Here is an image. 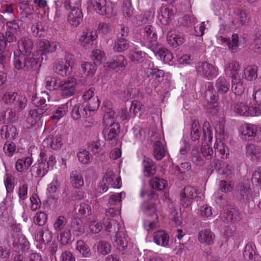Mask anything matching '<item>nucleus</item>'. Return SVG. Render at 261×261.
I'll list each match as a JSON object with an SVG mask.
<instances>
[{
  "label": "nucleus",
  "mask_w": 261,
  "mask_h": 261,
  "mask_svg": "<svg viewBox=\"0 0 261 261\" xmlns=\"http://www.w3.org/2000/svg\"><path fill=\"white\" fill-rule=\"evenodd\" d=\"M76 249L83 257H88L91 255L90 249L88 246L82 240H79L76 243Z\"/></svg>",
  "instance_id": "de8ad7c7"
},
{
  "label": "nucleus",
  "mask_w": 261,
  "mask_h": 261,
  "mask_svg": "<svg viewBox=\"0 0 261 261\" xmlns=\"http://www.w3.org/2000/svg\"><path fill=\"white\" fill-rule=\"evenodd\" d=\"M62 79L57 76L48 75L44 80L45 88L50 91L59 90Z\"/></svg>",
  "instance_id": "a878e982"
},
{
  "label": "nucleus",
  "mask_w": 261,
  "mask_h": 261,
  "mask_svg": "<svg viewBox=\"0 0 261 261\" xmlns=\"http://www.w3.org/2000/svg\"><path fill=\"white\" fill-rule=\"evenodd\" d=\"M150 185L153 189H157L158 190H162L166 187L167 182L166 180L163 178L155 177L150 180Z\"/></svg>",
  "instance_id": "6e6d98bb"
},
{
  "label": "nucleus",
  "mask_w": 261,
  "mask_h": 261,
  "mask_svg": "<svg viewBox=\"0 0 261 261\" xmlns=\"http://www.w3.org/2000/svg\"><path fill=\"white\" fill-rule=\"evenodd\" d=\"M98 35L97 31L94 29H85L79 35L78 39L82 46L87 47L93 43Z\"/></svg>",
  "instance_id": "f8f14e48"
},
{
  "label": "nucleus",
  "mask_w": 261,
  "mask_h": 261,
  "mask_svg": "<svg viewBox=\"0 0 261 261\" xmlns=\"http://www.w3.org/2000/svg\"><path fill=\"white\" fill-rule=\"evenodd\" d=\"M140 34L142 44L154 50L158 40V35L154 28L150 25H146L140 30Z\"/></svg>",
  "instance_id": "0eeeda50"
},
{
  "label": "nucleus",
  "mask_w": 261,
  "mask_h": 261,
  "mask_svg": "<svg viewBox=\"0 0 261 261\" xmlns=\"http://www.w3.org/2000/svg\"><path fill=\"white\" fill-rule=\"evenodd\" d=\"M77 157L79 162L83 164H89L92 160V155L85 149L79 151L77 153Z\"/></svg>",
  "instance_id": "bf43d9fd"
},
{
  "label": "nucleus",
  "mask_w": 261,
  "mask_h": 261,
  "mask_svg": "<svg viewBox=\"0 0 261 261\" xmlns=\"http://www.w3.org/2000/svg\"><path fill=\"white\" fill-rule=\"evenodd\" d=\"M153 241L158 245L167 246L169 244L168 234L163 230L155 232L153 234Z\"/></svg>",
  "instance_id": "7c9ffc66"
},
{
  "label": "nucleus",
  "mask_w": 261,
  "mask_h": 261,
  "mask_svg": "<svg viewBox=\"0 0 261 261\" xmlns=\"http://www.w3.org/2000/svg\"><path fill=\"white\" fill-rule=\"evenodd\" d=\"M31 32L33 36L36 37H41L44 36L45 30L41 22H37L32 25Z\"/></svg>",
  "instance_id": "680f3d73"
},
{
  "label": "nucleus",
  "mask_w": 261,
  "mask_h": 261,
  "mask_svg": "<svg viewBox=\"0 0 261 261\" xmlns=\"http://www.w3.org/2000/svg\"><path fill=\"white\" fill-rule=\"evenodd\" d=\"M19 8L22 14L26 16L31 15L34 12V7L28 1H23L19 3Z\"/></svg>",
  "instance_id": "052dcab7"
},
{
  "label": "nucleus",
  "mask_w": 261,
  "mask_h": 261,
  "mask_svg": "<svg viewBox=\"0 0 261 261\" xmlns=\"http://www.w3.org/2000/svg\"><path fill=\"white\" fill-rule=\"evenodd\" d=\"M214 236L210 229H203L198 233V241L202 244L209 245L213 243Z\"/></svg>",
  "instance_id": "c9c22d12"
},
{
  "label": "nucleus",
  "mask_w": 261,
  "mask_h": 261,
  "mask_svg": "<svg viewBox=\"0 0 261 261\" xmlns=\"http://www.w3.org/2000/svg\"><path fill=\"white\" fill-rule=\"evenodd\" d=\"M83 14L80 9H72L68 13L67 21L73 27H78L82 22Z\"/></svg>",
  "instance_id": "4be33fe9"
},
{
  "label": "nucleus",
  "mask_w": 261,
  "mask_h": 261,
  "mask_svg": "<svg viewBox=\"0 0 261 261\" xmlns=\"http://www.w3.org/2000/svg\"><path fill=\"white\" fill-rule=\"evenodd\" d=\"M33 160L31 157L19 159L15 164L17 171L22 172L27 171L32 164Z\"/></svg>",
  "instance_id": "79ce46f5"
},
{
  "label": "nucleus",
  "mask_w": 261,
  "mask_h": 261,
  "mask_svg": "<svg viewBox=\"0 0 261 261\" xmlns=\"http://www.w3.org/2000/svg\"><path fill=\"white\" fill-rule=\"evenodd\" d=\"M197 195V190L193 187L187 186L185 187L180 193V200L181 204L184 207L191 205L194 198Z\"/></svg>",
  "instance_id": "9b49d317"
},
{
  "label": "nucleus",
  "mask_w": 261,
  "mask_h": 261,
  "mask_svg": "<svg viewBox=\"0 0 261 261\" xmlns=\"http://www.w3.org/2000/svg\"><path fill=\"white\" fill-rule=\"evenodd\" d=\"M257 67L254 65H247L244 67L242 77L247 81H252L257 77Z\"/></svg>",
  "instance_id": "f704fd0d"
},
{
  "label": "nucleus",
  "mask_w": 261,
  "mask_h": 261,
  "mask_svg": "<svg viewBox=\"0 0 261 261\" xmlns=\"http://www.w3.org/2000/svg\"><path fill=\"white\" fill-rule=\"evenodd\" d=\"M231 41L230 42L229 39L219 36L218 39H220L222 43H226L229 50L232 52H236L237 50V48L239 45V37L237 34H233L231 36Z\"/></svg>",
  "instance_id": "c756f323"
},
{
  "label": "nucleus",
  "mask_w": 261,
  "mask_h": 261,
  "mask_svg": "<svg viewBox=\"0 0 261 261\" xmlns=\"http://www.w3.org/2000/svg\"><path fill=\"white\" fill-rule=\"evenodd\" d=\"M143 172L145 176L153 175L156 173V166L153 161L149 158H145L143 162Z\"/></svg>",
  "instance_id": "cd10ccee"
},
{
  "label": "nucleus",
  "mask_w": 261,
  "mask_h": 261,
  "mask_svg": "<svg viewBox=\"0 0 261 261\" xmlns=\"http://www.w3.org/2000/svg\"><path fill=\"white\" fill-rule=\"evenodd\" d=\"M34 56L28 57L20 53V51L14 52V65L18 70H37L40 67Z\"/></svg>",
  "instance_id": "f03ea898"
},
{
  "label": "nucleus",
  "mask_w": 261,
  "mask_h": 261,
  "mask_svg": "<svg viewBox=\"0 0 261 261\" xmlns=\"http://www.w3.org/2000/svg\"><path fill=\"white\" fill-rule=\"evenodd\" d=\"M18 97V93L13 91L5 92L2 97V100L7 106H12Z\"/></svg>",
  "instance_id": "c03bdc74"
},
{
  "label": "nucleus",
  "mask_w": 261,
  "mask_h": 261,
  "mask_svg": "<svg viewBox=\"0 0 261 261\" xmlns=\"http://www.w3.org/2000/svg\"><path fill=\"white\" fill-rule=\"evenodd\" d=\"M69 106H71V101L68 100L66 103L60 106L56 110L55 114L51 117L53 119L59 120L68 112Z\"/></svg>",
  "instance_id": "a18cd8bd"
},
{
  "label": "nucleus",
  "mask_w": 261,
  "mask_h": 261,
  "mask_svg": "<svg viewBox=\"0 0 261 261\" xmlns=\"http://www.w3.org/2000/svg\"><path fill=\"white\" fill-rule=\"evenodd\" d=\"M255 246L252 242H249L246 245L243 253L244 257L248 260H253L256 254Z\"/></svg>",
  "instance_id": "09e8293b"
},
{
  "label": "nucleus",
  "mask_w": 261,
  "mask_h": 261,
  "mask_svg": "<svg viewBox=\"0 0 261 261\" xmlns=\"http://www.w3.org/2000/svg\"><path fill=\"white\" fill-rule=\"evenodd\" d=\"M59 91L61 95L64 98L73 96L78 89V81L76 78L69 76L62 79Z\"/></svg>",
  "instance_id": "6e6552de"
},
{
  "label": "nucleus",
  "mask_w": 261,
  "mask_h": 261,
  "mask_svg": "<svg viewBox=\"0 0 261 261\" xmlns=\"http://www.w3.org/2000/svg\"><path fill=\"white\" fill-rule=\"evenodd\" d=\"M18 49L16 51L25 55L28 57L32 56V50L34 48V43L32 39L29 37H23L18 41Z\"/></svg>",
  "instance_id": "dca6fc26"
},
{
  "label": "nucleus",
  "mask_w": 261,
  "mask_h": 261,
  "mask_svg": "<svg viewBox=\"0 0 261 261\" xmlns=\"http://www.w3.org/2000/svg\"><path fill=\"white\" fill-rule=\"evenodd\" d=\"M120 130V125L118 123H113L109 125H106L102 134L105 139L111 141L115 138Z\"/></svg>",
  "instance_id": "b1692460"
},
{
  "label": "nucleus",
  "mask_w": 261,
  "mask_h": 261,
  "mask_svg": "<svg viewBox=\"0 0 261 261\" xmlns=\"http://www.w3.org/2000/svg\"><path fill=\"white\" fill-rule=\"evenodd\" d=\"M91 207L88 201L80 204L78 209V215L81 218H85L91 214Z\"/></svg>",
  "instance_id": "8fccbe9b"
},
{
  "label": "nucleus",
  "mask_w": 261,
  "mask_h": 261,
  "mask_svg": "<svg viewBox=\"0 0 261 261\" xmlns=\"http://www.w3.org/2000/svg\"><path fill=\"white\" fill-rule=\"evenodd\" d=\"M17 111H21L24 109L27 105V99L24 94H18L16 100L13 104Z\"/></svg>",
  "instance_id": "13d9d810"
},
{
  "label": "nucleus",
  "mask_w": 261,
  "mask_h": 261,
  "mask_svg": "<svg viewBox=\"0 0 261 261\" xmlns=\"http://www.w3.org/2000/svg\"><path fill=\"white\" fill-rule=\"evenodd\" d=\"M155 55H158L160 59L165 62H171L173 56L170 51L164 47H160L158 49L155 47L154 50H152Z\"/></svg>",
  "instance_id": "72a5a7b5"
},
{
  "label": "nucleus",
  "mask_w": 261,
  "mask_h": 261,
  "mask_svg": "<svg viewBox=\"0 0 261 261\" xmlns=\"http://www.w3.org/2000/svg\"><path fill=\"white\" fill-rule=\"evenodd\" d=\"M161 135H159V139H161ZM167 150L163 145L161 140L156 141L153 145V155L158 160H161L166 155Z\"/></svg>",
  "instance_id": "c85d7f7f"
},
{
  "label": "nucleus",
  "mask_w": 261,
  "mask_h": 261,
  "mask_svg": "<svg viewBox=\"0 0 261 261\" xmlns=\"http://www.w3.org/2000/svg\"><path fill=\"white\" fill-rule=\"evenodd\" d=\"M142 211L147 215L159 219V212L154 204L151 201H145L141 205Z\"/></svg>",
  "instance_id": "bb28decb"
},
{
  "label": "nucleus",
  "mask_w": 261,
  "mask_h": 261,
  "mask_svg": "<svg viewBox=\"0 0 261 261\" xmlns=\"http://www.w3.org/2000/svg\"><path fill=\"white\" fill-rule=\"evenodd\" d=\"M173 16V10L167 6H162L158 12V19L163 25L168 24Z\"/></svg>",
  "instance_id": "6ab92c4d"
},
{
  "label": "nucleus",
  "mask_w": 261,
  "mask_h": 261,
  "mask_svg": "<svg viewBox=\"0 0 261 261\" xmlns=\"http://www.w3.org/2000/svg\"><path fill=\"white\" fill-rule=\"evenodd\" d=\"M127 62L124 57L122 55L113 57L111 61H108L105 64V67L108 69H112L117 72L123 71Z\"/></svg>",
  "instance_id": "4468645a"
},
{
  "label": "nucleus",
  "mask_w": 261,
  "mask_h": 261,
  "mask_svg": "<svg viewBox=\"0 0 261 261\" xmlns=\"http://www.w3.org/2000/svg\"><path fill=\"white\" fill-rule=\"evenodd\" d=\"M95 111L87 106V102L77 103L73 106L71 116L74 120H78L82 118L90 117L94 113Z\"/></svg>",
  "instance_id": "9d476101"
},
{
  "label": "nucleus",
  "mask_w": 261,
  "mask_h": 261,
  "mask_svg": "<svg viewBox=\"0 0 261 261\" xmlns=\"http://www.w3.org/2000/svg\"><path fill=\"white\" fill-rule=\"evenodd\" d=\"M125 195L124 192L111 195L109 197V203L110 205H120L122 199L125 197Z\"/></svg>",
  "instance_id": "e2e57ef3"
},
{
  "label": "nucleus",
  "mask_w": 261,
  "mask_h": 261,
  "mask_svg": "<svg viewBox=\"0 0 261 261\" xmlns=\"http://www.w3.org/2000/svg\"><path fill=\"white\" fill-rule=\"evenodd\" d=\"M63 144L61 135L59 134L50 135L43 141L42 145L44 148L51 150H58Z\"/></svg>",
  "instance_id": "2eb2a0df"
},
{
  "label": "nucleus",
  "mask_w": 261,
  "mask_h": 261,
  "mask_svg": "<svg viewBox=\"0 0 261 261\" xmlns=\"http://www.w3.org/2000/svg\"><path fill=\"white\" fill-rule=\"evenodd\" d=\"M67 219L63 216L58 217L54 223V228L56 231L63 230L66 224Z\"/></svg>",
  "instance_id": "338daca9"
},
{
  "label": "nucleus",
  "mask_w": 261,
  "mask_h": 261,
  "mask_svg": "<svg viewBox=\"0 0 261 261\" xmlns=\"http://www.w3.org/2000/svg\"><path fill=\"white\" fill-rule=\"evenodd\" d=\"M241 65L239 62L235 60L228 61L224 65V72L226 75L229 76L231 79L240 77Z\"/></svg>",
  "instance_id": "f3484780"
},
{
  "label": "nucleus",
  "mask_w": 261,
  "mask_h": 261,
  "mask_svg": "<svg viewBox=\"0 0 261 261\" xmlns=\"http://www.w3.org/2000/svg\"><path fill=\"white\" fill-rule=\"evenodd\" d=\"M73 60L72 55L66 53L64 59H60L55 61L53 67L54 71L63 77L69 75L72 72Z\"/></svg>",
  "instance_id": "423d86ee"
},
{
  "label": "nucleus",
  "mask_w": 261,
  "mask_h": 261,
  "mask_svg": "<svg viewBox=\"0 0 261 261\" xmlns=\"http://www.w3.org/2000/svg\"><path fill=\"white\" fill-rule=\"evenodd\" d=\"M35 240L40 243H47L52 239V233L47 227L39 228L35 236Z\"/></svg>",
  "instance_id": "5701e85b"
},
{
  "label": "nucleus",
  "mask_w": 261,
  "mask_h": 261,
  "mask_svg": "<svg viewBox=\"0 0 261 261\" xmlns=\"http://www.w3.org/2000/svg\"><path fill=\"white\" fill-rule=\"evenodd\" d=\"M1 134L2 138L6 139H13L17 135V130L12 125H4L1 129Z\"/></svg>",
  "instance_id": "e433bc0d"
},
{
  "label": "nucleus",
  "mask_w": 261,
  "mask_h": 261,
  "mask_svg": "<svg viewBox=\"0 0 261 261\" xmlns=\"http://www.w3.org/2000/svg\"><path fill=\"white\" fill-rule=\"evenodd\" d=\"M195 68L198 75L208 80H212L219 74L217 67L206 62L198 63Z\"/></svg>",
  "instance_id": "1a4fd4ad"
},
{
  "label": "nucleus",
  "mask_w": 261,
  "mask_h": 261,
  "mask_svg": "<svg viewBox=\"0 0 261 261\" xmlns=\"http://www.w3.org/2000/svg\"><path fill=\"white\" fill-rule=\"evenodd\" d=\"M115 118V112L111 108H108L105 110L103 121L106 125H109L111 123H116Z\"/></svg>",
  "instance_id": "0e129e2a"
},
{
  "label": "nucleus",
  "mask_w": 261,
  "mask_h": 261,
  "mask_svg": "<svg viewBox=\"0 0 261 261\" xmlns=\"http://www.w3.org/2000/svg\"><path fill=\"white\" fill-rule=\"evenodd\" d=\"M238 190H240V194L244 199L248 200L252 196L251 189L248 182H240L238 187Z\"/></svg>",
  "instance_id": "864d4df0"
},
{
  "label": "nucleus",
  "mask_w": 261,
  "mask_h": 261,
  "mask_svg": "<svg viewBox=\"0 0 261 261\" xmlns=\"http://www.w3.org/2000/svg\"><path fill=\"white\" fill-rule=\"evenodd\" d=\"M145 55V53L135 48L130 51L129 58L132 62L141 63L143 61Z\"/></svg>",
  "instance_id": "3c124183"
},
{
  "label": "nucleus",
  "mask_w": 261,
  "mask_h": 261,
  "mask_svg": "<svg viewBox=\"0 0 261 261\" xmlns=\"http://www.w3.org/2000/svg\"><path fill=\"white\" fill-rule=\"evenodd\" d=\"M261 130V127L250 123H246L241 126L240 133L241 138L247 141L252 140L256 136L258 131Z\"/></svg>",
  "instance_id": "ddd939ff"
},
{
  "label": "nucleus",
  "mask_w": 261,
  "mask_h": 261,
  "mask_svg": "<svg viewBox=\"0 0 261 261\" xmlns=\"http://www.w3.org/2000/svg\"><path fill=\"white\" fill-rule=\"evenodd\" d=\"M88 6L100 15L111 17L116 14L114 6L107 0H88Z\"/></svg>",
  "instance_id": "39448f33"
},
{
  "label": "nucleus",
  "mask_w": 261,
  "mask_h": 261,
  "mask_svg": "<svg viewBox=\"0 0 261 261\" xmlns=\"http://www.w3.org/2000/svg\"><path fill=\"white\" fill-rule=\"evenodd\" d=\"M191 159L193 163L197 166H202L205 163L201 150L200 151L198 147L196 146L192 149Z\"/></svg>",
  "instance_id": "473e14b6"
},
{
  "label": "nucleus",
  "mask_w": 261,
  "mask_h": 261,
  "mask_svg": "<svg viewBox=\"0 0 261 261\" xmlns=\"http://www.w3.org/2000/svg\"><path fill=\"white\" fill-rule=\"evenodd\" d=\"M200 127L199 122L196 120L192 121L191 137L193 141L199 140L200 136Z\"/></svg>",
  "instance_id": "5fc2aeb1"
},
{
  "label": "nucleus",
  "mask_w": 261,
  "mask_h": 261,
  "mask_svg": "<svg viewBox=\"0 0 261 261\" xmlns=\"http://www.w3.org/2000/svg\"><path fill=\"white\" fill-rule=\"evenodd\" d=\"M231 90L236 94L241 95L245 90V86L240 77L231 79Z\"/></svg>",
  "instance_id": "a19ab883"
},
{
  "label": "nucleus",
  "mask_w": 261,
  "mask_h": 261,
  "mask_svg": "<svg viewBox=\"0 0 261 261\" xmlns=\"http://www.w3.org/2000/svg\"><path fill=\"white\" fill-rule=\"evenodd\" d=\"M95 89L90 88L83 95V102H87V106L95 111L98 108L99 102L97 96H94Z\"/></svg>",
  "instance_id": "a211bd4d"
},
{
  "label": "nucleus",
  "mask_w": 261,
  "mask_h": 261,
  "mask_svg": "<svg viewBox=\"0 0 261 261\" xmlns=\"http://www.w3.org/2000/svg\"><path fill=\"white\" fill-rule=\"evenodd\" d=\"M129 47V42L126 38H118L115 40L113 49L115 51L121 52L126 50Z\"/></svg>",
  "instance_id": "37998d69"
},
{
  "label": "nucleus",
  "mask_w": 261,
  "mask_h": 261,
  "mask_svg": "<svg viewBox=\"0 0 261 261\" xmlns=\"http://www.w3.org/2000/svg\"><path fill=\"white\" fill-rule=\"evenodd\" d=\"M60 47L59 43L57 41H49L45 39H40L37 42V49L33 52V56L35 57L39 64L43 59V56L47 59V55L55 52Z\"/></svg>",
  "instance_id": "20e7f679"
},
{
  "label": "nucleus",
  "mask_w": 261,
  "mask_h": 261,
  "mask_svg": "<svg viewBox=\"0 0 261 261\" xmlns=\"http://www.w3.org/2000/svg\"><path fill=\"white\" fill-rule=\"evenodd\" d=\"M91 58L95 65H100L105 60L104 52L100 49H96L92 51Z\"/></svg>",
  "instance_id": "4d7b16f0"
},
{
  "label": "nucleus",
  "mask_w": 261,
  "mask_h": 261,
  "mask_svg": "<svg viewBox=\"0 0 261 261\" xmlns=\"http://www.w3.org/2000/svg\"><path fill=\"white\" fill-rule=\"evenodd\" d=\"M250 108L246 103L239 102L235 104L233 110L241 116H249Z\"/></svg>",
  "instance_id": "49530a36"
},
{
  "label": "nucleus",
  "mask_w": 261,
  "mask_h": 261,
  "mask_svg": "<svg viewBox=\"0 0 261 261\" xmlns=\"http://www.w3.org/2000/svg\"><path fill=\"white\" fill-rule=\"evenodd\" d=\"M83 73L87 76H93L96 70V65L91 62H85L81 65Z\"/></svg>",
  "instance_id": "603ef678"
},
{
  "label": "nucleus",
  "mask_w": 261,
  "mask_h": 261,
  "mask_svg": "<svg viewBox=\"0 0 261 261\" xmlns=\"http://www.w3.org/2000/svg\"><path fill=\"white\" fill-rule=\"evenodd\" d=\"M70 181L72 186L76 189H80L84 185L82 175L76 171H72L70 175Z\"/></svg>",
  "instance_id": "ea45409f"
},
{
  "label": "nucleus",
  "mask_w": 261,
  "mask_h": 261,
  "mask_svg": "<svg viewBox=\"0 0 261 261\" xmlns=\"http://www.w3.org/2000/svg\"><path fill=\"white\" fill-rule=\"evenodd\" d=\"M246 155L253 162H261V147L253 144L247 145Z\"/></svg>",
  "instance_id": "393cba45"
},
{
  "label": "nucleus",
  "mask_w": 261,
  "mask_h": 261,
  "mask_svg": "<svg viewBox=\"0 0 261 261\" xmlns=\"http://www.w3.org/2000/svg\"><path fill=\"white\" fill-rule=\"evenodd\" d=\"M204 140L206 142H211L213 139L212 130L208 122L205 121L203 124Z\"/></svg>",
  "instance_id": "69168bd1"
},
{
  "label": "nucleus",
  "mask_w": 261,
  "mask_h": 261,
  "mask_svg": "<svg viewBox=\"0 0 261 261\" xmlns=\"http://www.w3.org/2000/svg\"><path fill=\"white\" fill-rule=\"evenodd\" d=\"M49 99V96L47 92H42V96H36L32 98V103L35 108L30 110L27 121L32 125H35L40 120L42 115L46 112L47 105L46 99Z\"/></svg>",
  "instance_id": "f257e3e1"
},
{
  "label": "nucleus",
  "mask_w": 261,
  "mask_h": 261,
  "mask_svg": "<svg viewBox=\"0 0 261 261\" xmlns=\"http://www.w3.org/2000/svg\"><path fill=\"white\" fill-rule=\"evenodd\" d=\"M199 215L203 219H211L213 217L212 208L208 205H203L199 210Z\"/></svg>",
  "instance_id": "774afa93"
},
{
  "label": "nucleus",
  "mask_w": 261,
  "mask_h": 261,
  "mask_svg": "<svg viewBox=\"0 0 261 261\" xmlns=\"http://www.w3.org/2000/svg\"><path fill=\"white\" fill-rule=\"evenodd\" d=\"M214 148L216 153H218L222 159H226L229 155L228 147L225 145L221 139H216Z\"/></svg>",
  "instance_id": "4c0bfd02"
},
{
  "label": "nucleus",
  "mask_w": 261,
  "mask_h": 261,
  "mask_svg": "<svg viewBox=\"0 0 261 261\" xmlns=\"http://www.w3.org/2000/svg\"><path fill=\"white\" fill-rule=\"evenodd\" d=\"M103 177L107 179V183L109 186H111L112 188L117 189L121 187L120 177L116 176L113 172H107Z\"/></svg>",
  "instance_id": "2f4dec72"
},
{
  "label": "nucleus",
  "mask_w": 261,
  "mask_h": 261,
  "mask_svg": "<svg viewBox=\"0 0 261 261\" xmlns=\"http://www.w3.org/2000/svg\"><path fill=\"white\" fill-rule=\"evenodd\" d=\"M215 86L219 93L224 94L228 91L230 84L228 80L221 76L216 80Z\"/></svg>",
  "instance_id": "58836bf2"
},
{
  "label": "nucleus",
  "mask_w": 261,
  "mask_h": 261,
  "mask_svg": "<svg viewBox=\"0 0 261 261\" xmlns=\"http://www.w3.org/2000/svg\"><path fill=\"white\" fill-rule=\"evenodd\" d=\"M40 157V159L38 163L32 167V170L35 176L43 177L47 173L49 168L56 164V160L55 156L53 155L47 157L46 153L43 150L41 151Z\"/></svg>",
  "instance_id": "7ed1b4c3"
},
{
  "label": "nucleus",
  "mask_w": 261,
  "mask_h": 261,
  "mask_svg": "<svg viewBox=\"0 0 261 261\" xmlns=\"http://www.w3.org/2000/svg\"><path fill=\"white\" fill-rule=\"evenodd\" d=\"M184 41L183 34L176 30H171L167 33V41L173 47L181 45Z\"/></svg>",
  "instance_id": "aec40b11"
},
{
  "label": "nucleus",
  "mask_w": 261,
  "mask_h": 261,
  "mask_svg": "<svg viewBox=\"0 0 261 261\" xmlns=\"http://www.w3.org/2000/svg\"><path fill=\"white\" fill-rule=\"evenodd\" d=\"M114 246L119 251L124 250L127 245V240L125 234L124 228H118L115 239L113 242Z\"/></svg>",
  "instance_id": "412c9836"
}]
</instances>
